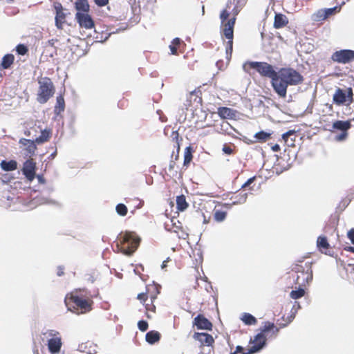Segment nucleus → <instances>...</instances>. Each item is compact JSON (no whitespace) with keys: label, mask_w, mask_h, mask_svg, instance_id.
Wrapping results in <instances>:
<instances>
[{"label":"nucleus","mask_w":354,"mask_h":354,"mask_svg":"<svg viewBox=\"0 0 354 354\" xmlns=\"http://www.w3.org/2000/svg\"><path fill=\"white\" fill-rule=\"evenodd\" d=\"M304 81L303 76L292 68H282L277 73L272 82L274 92L280 97H286L288 86H297Z\"/></svg>","instance_id":"1"},{"label":"nucleus","mask_w":354,"mask_h":354,"mask_svg":"<svg viewBox=\"0 0 354 354\" xmlns=\"http://www.w3.org/2000/svg\"><path fill=\"white\" fill-rule=\"evenodd\" d=\"M270 330L276 335L279 332V328L275 327L273 323L267 322L265 323L263 328H261V332L254 336L252 341L251 340L253 345L248 349L247 352L243 353L242 354H254L262 350L266 345V337L265 333Z\"/></svg>","instance_id":"2"},{"label":"nucleus","mask_w":354,"mask_h":354,"mask_svg":"<svg viewBox=\"0 0 354 354\" xmlns=\"http://www.w3.org/2000/svg\"><path fill=\"white\" fill-rule=\"evenodd\" d=\"M248 65L255 69L261 76L270 78L272 86L274 79L277 77V72L271 64L263 62H248L243 65V68L245 72H248Z\"/></svg>","instance_id":"3"},{"label":"nucleus","mask_w":354,"mask_h":354,"mask_svg":"<svg viewBox=\"0 0 354 354\" xmlns=\"http://www.w3.org/2000/svg\"><path fill=\"white\" fill-rule=\"evenodd\" d=\"M140 239L134 232H126L120 236L122 252L126 255H131L138 248Z\"/></svg>","instance_id":"4"},{"label":"nucleus","mask_w":354,"mask_h":354,"mask_svg":"<svg viewBox=\"0 0 354 354\" xmlns=\"http://www.w3.org/2000/svg\"><path fill=\"white\" fill-rule=\"evenodd\" d=\"M39 88L37 101L41 104L46 103L53 94V86L49 78H44L39 81Z\"/></svg>","instance_id":"5"},{"label":"nucleus","mask_w":354,"mask_h":354,"mask_svg":"<svg viewBox=\"0 0 354 354\" xmlns=\"http://www.w3.org/2000/svg\"><path fill=\"white\" fill-rule=\"evenodd\" d=\"M353 95L351 88H347L346 90L337 88L333 96V100L337 105L350 104L353 102Z\"/></svg>","instance_id":"6"},{"label":"nucleus","mask_w":354,"mask_h":354,"mask_svg":"<svg viewBox=\"0 0 354 354\" xmlns=\"http://www.w3.org/2000/svg\"><path fill=\"white\" fill-rule=\"evenodd\" d=\"M332 59L338 63L346 64L354 60V50L345 49L336 51Z\"/></svg>","instance_id":"7"},{"label":"nucleus","mask_w":354,"mask_h":354,"mask_svg":"<svg viewBox=\"0 0 354 354\" xmlns=\"http://www.w3.org/2000/svg\"><path fill=\"white\" fill-rule=\"evenodd\" d=\"M75 19L81 28L91 29L94 27V22L91 17L87 13L77 12Z\"/></svg>","instance_id":"8"},{"label":"nucleus","mask_w":354,"mask_h":354,"mask_svg":"<svg viewBox=\"0 0 354 354\" xmlns=\"http://www.w3.org/2000/svg\"><path fill=\"white\" fill-rule=\"evenodd\" d=\"M35 163L31 160H27L24 163L22 172L29 181H32L35 177Z\"/></svg>","instance_id":"9"},{"label":"nucleus","mask_w":354,"mask_h":354,"mask_svg":"<svg viewBox=\"0 0 354 354\" xmlns=\"http://www.w3.org/2000/svg\"><path fill=\"white\" fill-rule=\"evenodd\" d=\"M194 324L199 330H211L212 328V324L203 315H198L194 320Z\"/></svg>","instance_id":"10"},{"label":"nucleus","mask_w":354,"mask_h":354,"mask_svg":"<svg viewBox=\"0 0 354 354\" xmlns=\"http://www.w3.org/2000/svg\"><path fill=\"white\" fill-rule=\"evenodd\" d=\"M71 299L74 304L82 310V313L91 310V303L88 300L83 299L77 295H72Z\"/></svg>","instance_id":"11"},{"label":"nucleus","mask_w":354,"mask_h":354,"mask_svg":"<svg viewBox=\"0 0 354 354\" xmlns=\"http://www.w3.org/2000/svg\"><path fill=\"white\" fill-rule=\"evenodd\" d=\"M194 338L201 342L202 345L211 346L214 342L212 336L206 333H195Z\"/></svg>","instance_id":"12"},{"label":"nucleus","mask_w":354,"mask_h":354,"mask_svg":"<svg viewBox=\"0 0 354 354\" xmlns=\"http://www.w3.org/2000/svg\"><path fill=\"white\" fill-rule=\"evenodd\" d=\"M35 141L21 138L19 140V143L25 147L24 149L27 151L26 156H32L35 154V150L37 149Z\"/></svg>","instance_id":"13"},{"label":"nucleus","mask_w":354,"mask_h":354,"mask_svg":"<svg viewBox=\"0 0 354 354\" xmlns=\"http://www.w3.org/2000/svg\"><path fill=\"white\" fill-rule=\"evenodd\" d=\"M62 346V341L60 337L55 338H50L48 340V347L50 353H56L60 351Z\"/></svg>","instance_id":"14"},{"label":"nucleus","mask_w":354,"mask_h":354,"mask_svg":"<svg viewBox=\"0 0 354 354\" xmlns=\"http://www.w3.org/2000/svg\"><path fill=\"white\" fill-rule=\"evenodd\" d=\"M236 111L227 107H220L218 109V115L223 119H232L236 117Z\"/></svg>","instance_id":"15"},{"label":"nucleus","mask_w":354,"mask_h":354,"mask_svg":"<svg viewBox=\"0 0 354 354\" xmlns=\"http://www.w3.org/2000/svg\"><path fill=\"white\" fill-rule=\"evenodd\" d=\"M218 131L221 133L227 134L229 136L234 135V133L236 131L235 129L230 125V124L227 121H223L221 124L219 129Z\"/></svg>","instance_id":"16"},{"label":"nucleus","mask_w":354,"mask_h":354,"mask_svg":"<svg viewBox=\"0 0 354 354\" xmlns=\"http://www.w3.org/2000/svg\"><path fill=\"white\" fill-rule=\"evenodd\" d=\"M288 21L286 15L277 13L274 16V27L275 28H281L288 24Z\"/></svg>","instance_id":"17"},{"label":"nucleus","mask_w":354,"mask_h":354,"mask_svg":"<svg viewBox=\"0 0 354 354\" xmlns=\"http://www.w3.org/2000/svg\"><path fill=\"white\" fill-rule=\"evenodd\" d=\"M160 338V334L156 330H150L148 333H147L145 335V339L146 341L150 344H153L156 342H158Z\"/></svg>","instance_id":"18"},{"label":"nucleus","mask_w":354,"mask_h":354,"mask_svg":"<svg viewBox=\"0 0 354 354\" xmlns=\"http://www.w3.org/2000/svg\"><path fill=\"white\" fill-rule=\"evenodd\" d=\"M351 127V122L348 120L342 121L337 120L333 124V127L335 129L340 130L342 131H346Z\"/></svg>","instance_id":"19"},{"label":"nucleus","mask_w":354,"mask_h":354,"mask_svg":"<svg viewBox=\"0 0 354 354\" xmlns=\"http://www.w3.org/2000/svg\"><path fill=\"white\" fill-rule=\"evenodd\" d=\"M1 167L3 171H14L17 167V162L13 160L9 161L2 160L1 162Z\"/></svg>","instance_id":"20"},{"label":"nucleus","mask_w":354,"mask_h":354,"mask_svg":"<svg viewBox=\"0 0 354 354\" xmlns=\"http://www.w3.org/2000/svg\"><path fill=\"white\" fill-rule=\"evenodd\" d=\"M75 8L77 12L84 13L88 12L89 5L87 0H77L75 2Z\"/></svg>","instance_id":"21"},{"label":"nucleus","mask_w":354,"mask_h":354,"mask_svg":"<svg viewBox=\"0 0 354 354\" xmlns=\"http://www.w3.org/2000/svg\"><path fill=\"white\" fill-rule=\"evenodd\" d=\"M15 59L14 55L12 54H6L5 55L1 63V66L3 69L8 68L13 63Z\"/></svg>","instance_id":"22"},{"label":"nucleus","mask_w":354,"mask_h":354,"mask_svg":"<svg viewBox=\"0 0 354 354\" xmlns=\"http://www.w3.org/2000/svg\"><path fill=\"white\" fill-rule=\"evenodd\" d=\"M337 9V7H333L330 8H327L325 10H319L317 12V17L319 19L324 20L330 15H333L334 12Z\"/></svg>","instance_id":"23"},{"label":"nucleus","mask_w":354,"mask_h":354,"mask_svg":"<svg viewBox=\"0 0 354 354\" xmlns=\"http://www.w3.org/2000/svg\"><path fill=\"white\" fill-rule=\"evenodd\" d=\"M176 205L177 209L179 211H184L188 207V203L186 201L185 196L184 195H180L176 197Z\"/></svg>","instance_id":"24"},{"label":"nucleus","mask_w":354,"mask_h":354,"mask_svg":"<svg viewBox=\"0 0 354 354\" xmlns=\"http://www.w3.org/2000/svg\"><path fill=\"white\" fill-rule=\"evenodd\" d=\"M241 320L246 325H255L257 322V319L250 313H244L242 315Z\"/></svg>","instance_id":"25"},{"label":"nucleus","mask_w":354,"mask_h":354,"mask_svg":"<svg viewBox=\"0 0 354 354\" xmlns=\"http://www.w3.org/2000/svg\"><path fill=\"white\" fill-rule=\"evenodd\" d=\"M55 9L56 11L55 21L62 20L64 21L66 15L63 12V7L61 3H57L55 4Z\"/></svg>","instance_id":"26"},{"label":"nucleus","mask_w":354,"mask_h":354,"mask_svg":"<svg viewBox=\"0 0 354 354\" xmlns=\"http://www.w3.org/2000/svg\"><path fill=\"white\" fill-rule=\"evenodd\" d=\"M248 196V193H240L239 194H237L232 198L234 199V201L232 202V204L233 205L243 204L246 202Z\"/></svg>","instance_id":"27"},{"label":"nucleus","mask_w":354,"mask_h":354,"mask_svg":"<svg viewBox=\"0 0 354 354\" xmlns=\"http://www.w3.org/2000/svg\"><path fill=\"white\" fill-rule=\"evenodd\" d=\"M64 100L63 97L61 95L57 97L56 105L55 106V113L58 115L62 111H64Z\"/></svg>","instance_id":"28"},{"label":"nucleus","mask_w":354,"mask_h":354,"mask_svg":"<svg viewBox=\"0 0 354 354\" xmlns=\"http://www.w3.org/2000/svg\"><path fill=\"white\" fill-rule=\"evenodd\" d=\"M192 148L190 146L187 147L185 150L183 165H188L192 161Z\"/></svg>","instance_id":"29"},{"label":"nucleus","mask_w":354,"mask_h":354,"mask_svg":"<svg viewBox=\"0 0 354 354\" xmlns=\"http://www.w3.org/2000/svg\"><path fill=\"white\" fill-rule=\"evenodd\" d=\"M317 245L321 251L322 249H328L329 248V243L326 237L319 236L317 241Z\"/></svg>","instance_id":"30"},{"label":"nucleus","mask_w":354,"mask_h":354,"mask_svg":"<svg viewBox=\"0 0 354 354\" xmlns=\"http://www.w3.org/2000/svg\"><path fill=\"white\" fill-rule=\"evenodd\" d=\"M50 137V132L47 130L41 131L39 137L35 139V142L41 144L48 140Z\"/></svg>","instance_id":"31"},{"label":"nucleus","mask_w":354,"mask_h":354,"mask_svg":"<svg viewBox=\"0 0 354 354\" xmlns=\"http://www.w3.org/2000/svg\"><path fill=\"white\" fill-rule=\"evenodd\" d=\"M115 210L117 213L122 216H124L127 214V207L122 203L118 204L116 205Z\"/></svg>","instance_id":"32"},{"label":"nucleus","mask_w":354,"mask_h":354,"mask_svg":"<svg viewBox=\"0 0 354 354\" xmlns=\"http://www.w3.org/2000/svg\"><path fill=\"white\" fill-rule=\"evenodd\" d=\"M270 136V133L263 131L256 133L255 136H254V137L260 141H265L268 138H269Z\"/></svg>","instance_id":"33"},{"label":"nucleus","mask_w":354,"mask_h":354,"mask_svg":"<svg viewBox=\"0 0 354 354\" xmlns=\"http://www.w3.org/2000/svg\"><path fill=\"white\" fill-rule=\"evenodd\" d=\"M223 32L227 39H233L234 29L232 28L224 26Z\"/></svg>","instance_id":"34"},{"label":"nucleus","mask_w":354,"mask_h":354,"mask_svg":"<svg viewBox=\"0 0 354 354\" xmlns=\"http://www.w3.org/2000/svg\"><path fill=\"white\" fill-rule=\"evenodd\" d=\"M305 291L303 288H299L297 290H292L290 292V297L292 299H297L301 298L304 295Z\"/></svg>","instance_id":"35"},{"label":"nucleus","mask_w":354,"mask_h":354,"mask_svg":"<svg viewBox=\"0 0 354 354\" xmlns=\"http://www.w3.org/2000/svg\"><path fill=\"white\" fill-rule=\"evenodd\" d=\"M226 217V212L223 211H216L214 213V219L218 222H221L225 220Z\"/></svg>","instance_id":"36"},{"label":"nucleus","mask_w":354,"mask_h":354,"mask_svg":"<svg viewBox=\"0 0 354 354\" xmlns=\"http://www.w3.org/2000/svg\"><path fill=\"white\" fill-rule=\"evenodd\" d=\"M16 51L19 55H24L28 52V48L24 44H18L16 47Z\"/></svg>","instance_id":"37"},{"label":"nucleus","mask_w":354,"mask_h":354,"mask_svg":"<svg viewBox=\"0 0 354 354\" xmlns=\"http://www.w3.org/2000/svg\"><path fill=\"white\" fill-rule=\"evenodd\" d=\"M59 332L55 330H47L44 333V336H46L47 337L49 338H55V337H59Z\"/></svg>","instance_id":"38"},{"label":"nucleus","mask_w":354,"mask_h":354,"mask_svg":"<svg viewBox=\"0 0 354 354\" xmlns=\"http://www.w3.org/2000/svg\"><path fill=\"white\" fill-rule=\"evenodd\" d=\"M138 327L140 330L146 331L148 328V323L146 321L140 320L138 323Z\"/></svg>","instance_id":"39"},{"label":"nucleus","mask_w":354,"mask_h":354,"mask_svg":"<svg viewBox=\"0 0 354 354\" xmlns=\"http://www.w3.org/2000/svg\"><path fill=\"white\" fill-rule=\"evenodd\" d=\"M233 39H228L226 46V54L227 56H231L232 52Z\"/></svg>","instance_id":"40"},{"label":"nucleus","mask_w":354,"mask_h":354,"mask_svg":"<svg viewBox=\"0 0 354 354\" xmlns=\"http://www.w3.org/2000/svg\"><path fill=\"white\" fill-rule=\"evenodd\" d=\"M229 12L226 10H223L221 15H220V19L221 20V23L223 24L225 22V20H227V19L229 17Z\"/></svg>","instance_id":"41"},{"label":"nucleus","mask_w":354,"mask_h":354,"mask_svg":"<svg viewBox=\"0 0 354 354\" xmlns=\"http://www.w3.org/2000/svg\"><path fill=\"white\" fill-rule=\"evenodd\" d=\"M235 21H236V17H234L233 18L229 19L225 24L224 26H227V27H230V28H232L234 29V24H235Z\"/></svg>","instance_id":"42"},{"label":"nucleus","mask_w":354,"mask_h":354,"mask_svg":"<svg viewBox=\"0 0 354 354\" xmlns=\"http://www.w3.org/2000/svg\"><path fill=\"white\" fill-rule=\"evenodd\" d=\"M295 133V131L294 130H289L287 132L284 133L282 134V139L284 140V141H287V139L289 136L293 135L294 133Z\"/></svg>","instance_id":"43"},{"label":"nucleus","mask_w":354,"mask_h":354,"mask_svg":"<svg viewBox=\"0 0 354 354\" xmlns=\"http://www.w3.org/2000/svg\"><path fill=\"white\" fill-rule=\"evenodd\" d=\"M254 179L255 176L251 177L249 179H248V180L242 185L241 189L246 188L247 187L250 185L254 182Z\"/></svg>","instance_id":"44"},{"label":"nucleus","mask_w":354,"mask_h":354,"mask_svg":"<svg viewBox=\"0 0 354 354\" xmlns=\"http://www.w3.org/2000/svg\"><path fill=\"white\" fill-rule=\"evenodd\" d=\"M347 236L350 239L351 243L354 244V228H352L348 232Z\"/></svg>","instance_id":"45"},{"label":"nucleus","mask_w":354,"mask_h":354,"mask_svg":"<svg viewBox=\"0 0 354 354\" xmlns=\"http://www.w3.org/2000/svg\"><path fill=\"white\" fill-rule=\"evenodd\" d=\"M94 1L98 6L101 7L104 6L109 3V0H94Z\"/></svg>","instance_id":"46"},{"label":"nucleus","mask_w":354,"mask_h":354,"mask_svg":"<svg viewBox=\"0 0 354 354\" xmlns=\"http://www.w3.org/2000/svg\"><path fill=\"white\" fill-rule=\"evenodd\" d=\"M346 136H347L346 131H342V133L341 134L336 136V140L338 141H342V140H344Z\"/></svg>","instance_id":"47"},{"label":"nucleus","mask_w":354,"mask_h":354,"mask_svg":"<svg viewBox=\"0 0 354 354\" xmlns=\"http://www.w3.org/2000/svg\"><path fill=\"white\" fill-rule=\"evenodd\" d=\"M222 150L226 154H231L232 153V149L229 146L224 145Z\"/></svg>","instance_id":"48"},{"label":"nucleus","mask_w":354,"mask_h":354,"mask_svg":"<svg viewBox=\"0 0 354 354\" xmlns=\"http://www.w3.org/2000/svg\"><path fill=\"white\" fill-rule=\"evenodd\" d=\"M64 21H62V20L55 21V26H56V27L58 29H62V24L64 23Z\"/></svg>","instance_id":"49"},{"label":"nucleus","mask_w":354,"mask_h":354,"mask_svg":"<svg viewBox=\"0 0 354 354\" xmlns=\"http://www.w3.org/2000/svg\"><path fill=\"white\" fill-rule=\"evenodd\" d=\"M169 48L172 55H176L177 53V48L175 46L171 44L169 46Z\"/></svg>","instance_id":"50"},{"label":"nucleus","mask_w":354,"mask_h":354,"mask_svg":"<svg viewBox=\"0 0 354 354\" xmlns=\"http://www.w3.org/2000/svg\"><path fill=\"white\" fill-rule=\"evenodd\" d=\"M243 351V348L241 346H237L236 348V351L230 354H237V353H242Z\"/></svg>","instance_id":"51"},{"label":"nucleus","mask_w":354,"mask_h":354,"mask_svg":"<svg viewBox=\"0 0 354 354\" xmlns=\"http://www.w3.org/2000/svg\"><path fill=\"white\" fill-rule=\"evenodd\" d=\"M180 43V39L178 37H176L173 39L171 44L174 46H178Z\"/></svg>","instance_id":"52"},{"label":"nucleus","mask_w":354,"mask_h":354,"mask_svg":"<svg viewBox=\"0 0 354 354\" xmlns=\"http://www.w3.org/2000/svg\"><path fill=\"white\" fill-rule=\"evenodd\" d=\"M146 298V295L145 293H140L138 295V299L141 301H145Z\"/></svg>","instance_id":"53"},{"label":"nucleus","mask_w":354,"mask_h":354,"mask_svg":"<svg viewBox=\"0 0 354 354\" xmlns=\"http://www.w3.org/2000/svg\"><path fill=\"white\" fill-rule=\"evenodd\" d=\"M313 279V272L312 270H310L309 272L307 273L306 281L308 282Z\"/></svg>","instance_id":"54"},{"label":"nucleus","mask_w":354,"mask_h":354,"mask_svg":"<svg viewBox=\"0 0 354 354\" xmlns=\"http://www.w3.org/2000/svg\"><path fill=\"white\" fill-rule=\"evenodd\" d=\"M344 250L354 253V247H353V246L345 247Z\"/></svg>","instance_id":"55"},{"label":"nucleus","mask_w":354,"mask_h":354,"mask_svg":"<svg viewBox=\"0 0 354 354\" xmlns=\"http://www.w3.org/2000/svg\"><path fill=\"white\" fill-rule=\"evenodd\" d=\"M272 149L273 151H279L280 150V147L279 145L276 144L274 145L272 147Z\"/></svg>","instance_id":"56"},{"label":"nucleus","mask_w":354,"mask_h":354,"mask_svg":"<svg viewBox=\"0 0 354 354\" xmlns=\"http://www.w3.org/2000/svg\"><path fill=\"white\" fill-rule=\"evenodd\" d=\"M37 180L39 183L44 184L45 183L44 178L42 177V176L38 175L37 176Z\"/></svg>","instance_id":"57"},{"label":"nucleus","mask_w":354,"mask_h":354,"mask_svg":"<svg viewBox=\"0 0 354 354\" xmlns=\"http://www.w3.org/2000/svg\"><path fill=\"white\" fill-rule=\"evenodd\" d=\"M169 258H167L166 260H165V261L162 262V265H161V268H162V269H164L165 268H166V267H167V263L169 261Z\"/></svg>","instance_id":"58"},{"label":"nucleus","mask_w":354,"mask_h":354,"mask_svg":"<svg viewBox=\"0 0 354 354\" xmlns=\"http://www.w3.org/2000/svg\"><path fill=\"white\" fill-rule=\"evenodd\" d=\"M64 274L63 268L61 267H59V270L57 272L58 276H62Z\"/></svg>","instance_id":"59"},{"label":"nucleus","mask_w":354,"mask_h":354,"mask_svg":"<svg viewBox=\"0 0 354 354\" xmlns=\"http://www.w3.org/2000/svg\"><path fill=\"white\" fill-rule=\"evenodd\" d=\"M174 162L173 161H171L169 165V170L171 171L174 169Z\"/></svg>","instance_id":"60"},{"label":"nucleus","mask_w":354,"mask_h":354,"mask_svg":"<svg viewBox=\"0 0 354 354\" xmlns=\"http://www.w3.org/2000/svg\"><path fill=\"white\" fill-rule=\"evenodd\" d=\"M129 3L131 5H133L136 3V0H129Z\"/></svg>","instance_id":"61"},{"label":"nucleus","mask_w":354,"mask_h":354,"mask_svg":"<svg viewBox=\"0 0 354 354\" xmlns=\"http://www.w3.org/2000/svg\"><path fill=\"white\" fill-rule=\"evenodd\" d=\"M201 12H202V15H204V13H205V8H204V6H203V7H202Z\"/></svg>","instance_id":"62"},{"label":"nucleus","mask_w":354,"mask_h":354,"mask_svg":"<svg viewBox=\"0 0 354 354\" xmlns=\"http://www.w3.org/2000/svg\"><path fill=\"white\" fill-rule=\"evenodd\" d=\"M174 133L176 134V138H178V133L176 131V132H174Z\"/></svg>","instance_id":"63"},{"label":"nucleus","mask_w":354,"mask_h":354,"mask_svg":"<svg viewBox=\"0 0 354 354\" xmlns=\"http://www.w3.org/2000/svg\"><path fill=\"white\" fill-rule=\"evenodd\" d=\"M156 296L151 297V299H156Z\"/></svg>","instance_id":"64"}]
</instances>
